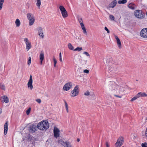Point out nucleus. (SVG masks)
Returning <instances> with one entry per match:
<instances>
[{"mask_svg":"<svg viewBox=\"0 0 147 147\" xmlns=\"http://www.w3.org/2000/svg\"><path fill=\"white\" fill-rule=\"evenodd\" d=\"M38 129L41 130H46L49 127V124L48 121H42L39 122L37 125Z\"/></svg>","mask_w":147,"mask_h":147,"instance_id":"obj_1","label":"nucleus"},{"mask_svg":"<svg viewBox=\"0 0 147 147\" xmlns=\"http://www.w3.org/2000/svg\"><path fill=\"white\" fill-rule=\"evenodd\" d=\"M109 88L110 89H112L113 88H116L117 90L118 89L120 93L123 92V87H120L119 85H117L115 82H111L109 84Z\"/></svg>","mask_w":147,"mask_h":147,"instance_id":"obj_2","label":"nucleus"},{"mask_svg":"<svg viewBox=\"0 0 147 147\" xmlns=\"http://www.w3.org/2000/svg\"><path fill=\"white\" fill-rule=\"evenodd\" d=\"M134 15L136 18L140 19L144 18L145 16L144 13L140 10H136L134 12Z\"/></svg>","mask_w":147,"mask_h":147,"instance_id":"obj_3","label":"nucleus"},{"mask_svg":"<svg viewBox=\"0 0 147 147\" xmlns=\"http://www.w3.org/2000/svg\"><path fill=\"white\" fill-rule=\"evenodd\" d=\"M124 142V138L122 136L119 137L115 144V147H120L123 145Z\"/></svg>","mask_w":147,"mask_h":147,"instance_id":"obj_4","label":"nucleus"},{"mask_svg":"<svg viewBox=\"0 0 147 147\" xmlns=\"http://www.w3.org/2000/svg\"><path fill=\"white\" fill-rule=\"evenodd\" d=\"M59 8L61 12L63 18H65L67 17L68 14L67 11L63 6H59Z\"/></svg>","mask_w":147,"mask_h":147,"instance_id":"obj_5","label":"nucleus"},{"mask_svg":"<svg viewBox=\"0 0 147 147\" xmlns=\"http://www.w3.org/2000/svg\"><path fill=\"white\" fill-rule=\"evenodd\" d=\"M71 96L72 97L77 96L79 93V90L78 86H76L74 89L71 92Z\"/></svg>","mask_w":147,"mask_h":147,"instance_id":"obj_6","label":"nucleus"},{"mask_svg":"<svg viewBox=\"0 0 147 147\" xmlns=\"http://www.w3.org/2000/svg\"><path fill=\"white\" fill-rule=\"evenodd\" d=\"M38 129V128H37V126H36L35 125L32 124L30 126L29 131L30 133H33L36 131Z\"/></svg>","mask_w":147,"mask_h":147,"instance_id":"obj_7","label":"nucleus"},{"mask_svg":"<svg viewBox=\"0 0 147 147\" xmlns=\"http://www.w3.org/2000/svg\"><path fill=\"white\" fill-rule=\"evenodd\" d=\"M140 36L144 38H147V28L143 29L140 32Z\"/></svg>","mask_w":147,"mask_h":147,"instance_id":"obj_8","label":"nucleus"},{"mask_svg":"<svg viewBox=\"0 0 147 147\" xmlns=\"http://www.w3.org/2000/svg\"><path fill=\"white\" fill-rule=\"evenodd\" d=\"M72 86V84L71 82H68L65 84L63 89L64 90H68L71 88Z\"/></svg>","mask_w":147,"mask_h":147,"instance_id":"obj_9","label":"nucleus"},{"mask_svg":"<svg viewBox=\"0 0 147 147\" xmlns=\"http://www.w3.org/2000/svg\"><path fill=\"white\" fill-rule=\"evenodd\" d=\"M26 45V49L28 51L31 47V42L29 41L27 38H25L24 39Z\"/></svg>","mask_w":147,"mask_h":147,"instance_id":"obj_10","label":"nucleus"},{"mask_svg":"<svg viewBox=\"0 0 147 147\" xmlns=\"http://www.w3.org/2000/svg\"><path fill=\"white\" fill-rule=\"evenodd\" d=\"M37 30L38 31V35L41 38H43L44 37V35L42 28L41 27L39 26L37 28Z\"/></svg>","mask_w":147,"mask_h":147,"instance_id":"obj_11","label":"nucleus"},{"mask_svg":"<svg viewBox=\"0 0 147 147\" xmlns=\"http://www.w3.org/2000/svg\"><path fill=\"white\" fill-rule=\"evenodd\" d=\"M32 76L31 75H30V79L27 84L28 88H29L31 90H32L33 88V87L32 85Z\"/></svg>","mask_w":147,"mask_h":147,"instance_id":"obj_12","label":"nucleus"},{"mask_svg":"<svg viewBox=\"0 0 147 147\" xmlns=\"http://www.w3.org/2000/svg\"><path fill=\"white\" fill-rule=\"evenodd\" d=\"M0 100L2 102L7 103L9 102V99L7 96L4 95L1 97Z\"/></svg>","mask_w":147,"mask_h":147,"instance_id":"obj_13","label":"nucleus"},{"mask_svg":"<svg viewBox=\"0 0 147 147\" xmlns=\"http://www.w3.org/2000/svg\"><path fill=\"white\" fill-rule=\"evenodd\" d=\"M54 136L55 137L57 138L59 136V130L57 128H55L54 129Z\"/></svg>","mask_w":147,"mask_h":147,"instance_id":"obj_14","label":"nucleus"},{"mask_svg":"<svg viewBox=\"0 0 147 147\" xmlns=\"http://www.w3.org/2000/svg\"><path fill=\"white\" fill-rule=\"evenodd\" d=\"M117 1L115 0L113 1L111 3H110L108 6L107 7V9L110 8H113L116 5Z\"/></svg>","mask_w":147,"mask_h":147,"instance_id":"obj_15","label":"nucleus"},{"mask_svg":"<svg viewBox=\"0 0 147 147\" xmlns=\"http://www.w3.org/2000/svg\"><path fill=\"white\" fill-rule=\"evenodd\" d=\"M116 68H114L113 66H109L108 68V71L109 73L111 72L112 73H114L115 72Z\"/></svg>","mask_w":147,"mask_h":147,"instance_id":"obj_16","label":"nucleus"},{"mask_svg":"<svg viewBox=\"0 0 147 147\" xmlns=\"http://www.w3.org/2000/svg\"><path fill=\"white\" fill-rule=\"evenodd\" d=\"M115 38L117 40V44L118 46L119 49H120L121 47V44L119 38L118 37L116 36H115Z\"/></svg>","mask_w":147,"mask_h":147,"instance_id":"obj_17","label":"nucleus"},{"mask_svg":"<svg viewBox=\"0 0 147 147\" xmlns=\"http://www.w3.org/2000/svg\"><path fill=\"white\" fill-rule=\"evenodd\" d=\"M8 130L7 121L5 123L4 125V134L6 135L7 134Z\"/></svg>","mask_w":147,"mask_h":147,"instance_id":"obj_18","label":"nucleus"},{"mask_svg":"<svg viewBox=\"0 0 147 147\" xmlns=\"http://www.w3.org/2000/svg\"><path fill=\"white\" fill-rule=\"evenodd\" d=\"M139 97H145L147 96V94L145 92H140L138 93V94Z\"/></svg>","mask_w":147,"mask_h":147,"instance_id":"obj_19","label":"nucleus"},{"mask_svg":"<svg viewBox=\"0 0 147 147\" xmlns=\"http://www.w3.org/2000/svg\"><path fill=\"white\" fill-rule=\"evenodd\" d=\"M40 63L41 64H42V62L44 58V54L43 53L41 52L40 55Z\"/></svg>","mask_w":147,"mask_h":147,"instance_id":"obj_20","label":"nucleus"},{"mask_svg":"<svg viewBox=\"0 0 147 147\" xmlns=\"http://www.w3.org/2000/svg\"><path fill=\"white\" fill-rule=\"evenodd\" d=\"M128 7L130 9L134 10L135 9V5L134 4L131 3L128 5Z\"/></svg>","mask_w":147,"mask_h":147,"instance_id":"obj_21","label":"nucleus"},{"mask_svg":"<svg viewBox=\"0 0 147 147\" xmlns=\"http://www.w3.org/2000/svg\"><path fill=\"white\" fill-rule=\"evenodd\" d=\"M27 16L28 20H30L31 19H34L33 15L31 13H28L27 14Z\"/></svg>","mask_w":147,"mask_h":147,"instance_id":"obj_22","label":"nucleus"},{"mask_svg":"<svg viewBox=\"0 0 147 147\" xmlns=\"http://www.w3.org/2000/svg\"><path fill=\"white\" fill-rule=\"evenodd\" d=\"M110 90H111V91H112V92L114 93H116L117 94L120 93V92L119 90V89L117 90V89L116 88H113V89Z\"/></svg>","mask_w":147,"mask_h":147,"instance_id":"obj_23","label":"nucleus"},{"mask_svg":"<svg viewBox=\"0 0 147 147\" xmlns=\"http://www.w3.org/2000/svg\"><path fill=\"white\" fill-rule=\"evenodd\" d=\"M15 24L16 27H19L20 25V22L19 20L17 19L15 21Z\"/></svg>","mask_w":147,"mask_h":147,"instance_id":"obj_24","label":"nucleus"},{"mask_svg":"<svg viewBox=\"0 0 147 147\" xmlns=\"http://www.w3.org/2000/svg\"><path fill=\"white\" fill-rule=\"evenodd\" d=\"M64 147H72L71 143L69 142H65V144L64 146Z\"/></svg>","mask_w":147,"mask_h":147,"instance_id":"obj_25","label":"nucleus"},{"mask_svg":"<svg viewBox=\"0 0 147 147\" xmlns=\"http://www.w3.org/2000/svg\"><path fill=\"white\" fill-rule=\"evenodd\" d=\"M69 49L71 50H73L74 49V47L72 45L71 43H69L67 45Z\"/></svg>","mask_w":147,"mask_h":147,"instance_id":"obj_26","label":"nucleus"},{"mask_svg":"<svg viewBox=\"0 0 147 147\" xmlns=\"http://www.w3.org/2000/svg\"><path fill=\"white\" fill-rule=\"evenodd\" d=\"M29 20V25L31 26L34 24V19H31L30 20Z\"/></svg>","mask_w":147,"mask_h":147,"instance_id":"obj_27","label":"nucleus"},{"mask_svg":"<svg viewBox=\"0 0 147 147\" xmlns=\"http://www.w3.org/2000/svg\"><path fill=\"white\" fill-rule=\"evenodd\" d=\"M127 0H119L118 1V3L119 4H125L127 3Z\"/></svg>","mask_w":147,"mask_h":147,"instance_id":"obj_28","label":"nucleus"},{"mask_svg":"<svg viewBox=\"0 0 147 147\" xmlns=\"http://www.w3.org/2000/svg\"><path fill=\"white\" fill-rule=\"evenodd\" d=\"M58 143L64 146L65 144V142L63 141L62 140L60 139L58 141Z\"/></svg>","mask_w":147,"mask_h":147,"instance_id":"obj_29","label":"nucleus"},{"mask_svg":"<svg viewBox=\"0 0 147 147\" xmlns=\"http://www.w3.org/2000/svg\"><path fill=\"white\" fill-rule=\"evenodd\" d=\"M0 88L1 89L3 90H5V86L2 83L0 84Z\"/></svg>","mask_w":147,"mask_h":147,"instance_id":"obj_30","label":"nucleus"},{"mask_svg":"<svg viewBox=\"0 0 147 147\" xmlns=\"http://www.w3.org/2000/svg\"><path fill=\"white\" fill-rule=\"evenodd\" d=\"M37 3L36 4V5L39 8L41 5V1L40 0H36Z\"/></svg>","mask_w":147,"mask_h":147,"instance_id":"obj_31","label":"nucleus"},{"mask_svg":"<svg viewBox=\"0 0 147 147\" xmlns=\"http://www.w3.org/2000/svg\"><path fill=\"white\" fill-rule=\"evenodd\" d=\"M4 0H0V10H1L3 7V4L4 3Z\"/></svg>","mask_w":147,"mask_h":147,"instance_id":"obj_32","label":"nucleus"},{"mask_svg":"<svg viewBox=\"0 0 147 147\" xmlns=\"http://www.w3.org/2000/svg\"><path fill=\"white\" fill-rule=\"evenodd\" d=\"M138 98H139V97L138 96V94H137L136 96H135L131 99V101H133L135 100H136Z\"/></svg>","mask_w":147,"mask_h":147,"instance_id":"obj_33","label":"nucleus"},{"mask_svg":"<svg viewBox=\"0 0 147 147\" xmlns=\"http://www.w3.org/2000/svg\"><path fill=\"white\" fill-rule=\"evenodd\" d=\"M82 50V47H78L76 48L74 50V51H81Z\"/></svg>","mask_w":147,"mask_h":147,"instance_id":"obj_34","label":"nucleus"},{"mask_svg":"<svg viewBox=\"0 0 147 147\" xmlns=\"http://www.w3.org/2000/svg\"><path fill=\"white\" fill-rule=\"evenodd\" d=\"M78 20L79 21V22L80 23V25H81V24H83V21L82 20V18L80 17H78Z\"/></svg>","mask_w":147,"mask_h":147,"instance_id":"obj_35","label":"nucleus"},{"mask_svg":"<svg viewBox=\"0 0 147 147\" xmlns=\"http://www.w3.org/2000/svg\"><path fill=\"white\" fill-rule=\"evenodd\" d=\"M31 62V58L30 57H29V59L28 61V65H30Z\"/></svg>","mask_w":147,"mask_h":147,"instance_id":"obj_36","label":"nucleus"},{"mask_svg":"<svg viewBox=\"0 0 147 147\" xmlns=\"http://www.w3.org/2000/svg\"><path fill=\"white\" fill-rule=\"evenodd\" d=\"M81 26L82 28V30H86L85 27L84 26V25L83 24H81V25H80Z\"/></svg>","mask_w":147,"mask_h":147,"instance_id":"obj_37","label":"nucleus"},{"mask_svg":"<svg viewBox=\"0 0 147 147\" xmlns=\"http://www.w3.org/2000/svg\"><path fill=\"white\" fill-rule=\"evenodd\" d=\"M106 147H109L110 144L108 141H106L105 143Z\"/></svg>","mask_w":147,"mask_h":147,"instance_id":"obj_38","label":"nucleus"},{"mask_svg":"<svg viewBox=\"0 0 147 147\" xmlns=\"http://www.w3.org/2000/svg\"><path fill=\"white\" fill-rule=\"evenodd\" d=\"M147 143L146 142H145L144 143L142 144V147H147Z\"/></svg>","mask_w":147,"mask_h":147,"instance_id":"obj_39","label":"nucleus"},{"mask_svg":"<svg viewBox=\"0 0 147 147\" xmlns=\"http://www.w3.org/2000/svg\"><path fill=\"white\" fill-rule=\"evenodd\" d=\"M64 102H65V104L66 109H68V105H67L66 102L65 100H64Z\"/></svg>","mask_w":147,"mask_h":147,"instance_id":"obj_40","label":"nucleus"},{"mask_svg":"<svg viewBox=\"0 0 147 147\" xmlns=\"http://www.w3.org/2000/svg\"><path fill=\"white\" fill-rule=\"evenodd\" d=\"M30 110L31 108H29L27 110L26 113L27 115H28V114H29Z\"/></svg>","mask_w":147,"mask_h":147,"instance_id":"obj_41","label":"nucleus"},{"mask_svg":"<svg viewBox=\"0 0 147 147\" xmlns=\"http://www.w3.org/2000/svg\"><path fill=\"white\" fill-rule=\"evenodd\" d=\"M109 18L110 19L112 20H114L115 19L114 16L112 15H110L109 16Z\"/></svg>","mask_w":147,"mask_h":147,"instance_id":"obj_42","label":"nucleus"},{"mask_svg":"<svg viewBox=\"0 0 147 147\" xmlns=\"http://www.w3.org/2000/svg\"><path fill=\"white\" fill-rule=\"evenodd\" d=\"M84 94L86 96H88L90 95V92L89 91H87L84 93Z\"/></svg>","mask_w":147,"mask_h":147,"instance_id":"obj_43","label":"nucleus"},{"mask_svg":"<svg viewBox=\"0 0 147 147\" xmlns=\"http://www.w3.org/2000/svg\"><path fill=\"white\" fill-rule=\"evenodd\" d=\"M83 54H85L87 56H90L89 54L87 52L85 51L83 53Z\"/></svg>","mask_w":147,"mask_h":147,"instance_id":"obj_44","label":"nucleus"},{"mask_svg":"<svg viewBox=\"0 0 147 147\" xmlns=\"http://www.w3.org/2000/svg\"><path fill=\"white\" fill-rule=\"evenodd\" d=\"M36 101L38 103H40L41 102V100L40 99H37L36 100Z\"/></svg>","mask_w":147,"mask_h":147,"instance_id":"obj_45","label":"nucleus"},{"mask_svg":"<svg viewBox=\"0 0 147 147\" xmlns=\"http://www.w3.org/2000/svg\"><path fill=\"white\" fill-rule=\"evenodd\" d=\"M105 30L108 33H109L110 31L106 27H105Z\"/></svg>","mask_w":147,"mask_h":147,"instance_id":"obj_46","label":"nucleus"},{"mask_svg":"<svg viewBox=\"0 0 147 147\" xmlns=\"http://www.w3.org/2000/svg\"><path fill=\"white\" fill-rule=\"evenodd\" d=\"M53 60L54 62V64H56L57 63V61L54 57H53Z\"/></svg>","mask_w":147,"mask_h":147,"instance_id":"obj_47","label":"nucleus"},{"mask_svg":"<svg viewBox=\"0 0 147 147\" xmlns=\"http://www.w3.org/2000/svg\"><path fill=\"white\" fill-rule=\"evenodd\" d=\"M84 72L85 73L88 74L89 72V71L87 69H85L84 70Z\"/></svg>","mask_w":147,"mask_h":147,"instance_id":"obj_48","label":"nucleus"},{"mask_svg":"<svg viewBox=\"0 0 147 147\" xmlns=\"http://www.w3.org/2000/svg\"><path fill=\"white\" fill-rule=\"evenodd\" d=\"M145 136L146 137V138L147 139V127L145 131Z\"/></svg>","mask_w":147,"mask_h":147,"instance_id":"obj_49","label":"nucleus"},{"mask_svg":"<svg viewBox=\"0 0 147 147\" xmlns=\"http://www.w3.org/2000/svg\"><path fill=\"white\" fill-rule=\"evenodd\" d=\"M80 36L78 37V36H76V38L78 39L79 40H81V38H80Z\"/></svg>","mask_w":147,"mask_h":147,"instance_id":"obj_50","label":"nucleus"},{"mask_svg":"<svg viewBox=\"0 0 147 147\" xmlns=\"http://www.w3.org/2000/svg\"><path fill=\"white\" fill-rule=\"evenodd\" d=\"M83 32L85 34H86V35H87V34L86 32V30H83Z\"/></svg>","mask_w":147,"mask_h":147,"instance_id":"obj_51","label":"nucleus"},{"mask_svg":"<svg viewBox=\"0 0 147 147\" xmlns=\"http://www.w3.org/2000/svg\"><path fill=\"white\" fill-rule=\"evenodd\" d=\"M114 96H116V97H119V98H121V96H119L117 95H115V94L114 95Z\"/></svg>","mask_w":147,"mask_h":147,"instance_id":"obj_52","label":"nucleus"},{"mask_svg":"<svg viewBox=\"0 0 147 147\" xmlns=\"http://www.w3.org/2000/svg\"><path fill=\"white\" fill-rule=\"evenodd\" d=\"M59 60L61 62H62V60L61 57L59 58Z\"/></svg>","mask_w":147,"mask_h":147,"instance_id":"obj_53","label":"nucleus"},{"mask_svg":"<svg viewBox=\"0 0 147 147\" xmlns=\"http://www.w3.org/2000/svg\"><path fill=\"white\" fill-rule=\"evenodd\" d=\"M59 58L60 57H61V53L60 52V53H59Z\"/></svg>","mask_w":147,"mask_h":147,"instance_id":"obj_54","label":"nucleus"},{"mask_svg":"<svg viewBox=\"0 0 147 147\" xmlns=\"http://www.w3.org/2000/svg\"><path fill=\"white\" fill-rule=\"evenodd\" d=\"M80 140L79 139V138H78L77 140V141L78 142H79L80 141Z\"/></svg>","mask_w":147,"mask_h":147,"instance_id":"obj_55","label":"nucleus"},{"mask_svg":"<svg viewBox=\"0 0 147 147\" xmlns=\"http://www.w3.org/2000/svg\"><path fill=\"white\" fill-rule=\"evenodd\" d=\"M2 110L0 109V114H1L2 113Z\"/></svg>","mask_w":147,"mask_h":147,"instance_id":"obj_56","label":"nucleus"},{"mask_svg":"<svg viewBox=\"0 0 147 147\" xmlns=\"http://www.w3.org/2000/svg\"><path fill=\"white\" fill-rule=\"evenodd\" d=\"M66 111H67V113H68L69 111H68V109H66Z\"/></svg>","mask_w":147,"mask_h":147,"instance_id":"obj_57","label":"nucleus"},{"mask_svg":"<svg viewBox=\"0 0 147 147\" xmlns=\"http://www.w3.org/2000/svg\"><path fill=\"white\" fill-rule=\"evenodd\" d=\"M56 64H54V67H56Z\"/></svg>","mask_w":147,"mask_h":147,"instance_id":"obj_58","label":"nucleus"},{"mask_svg":"<svg viewBox=\"0 0 147 147\" xmlns=\"http://www.w3.org/2000/svg\"><path fill=\"white\" fill-rule=\"evenodd\" d=\"M146 119L147 120V117L146 118Z\"/></svg>","mask_w":147,"mask_h":147,"instance_id":"obj_59","label":"nucleus"},{"mask_svg":"<svg viewBox=\"0 0 147 147\" xmlns=\"http://www.w3.org/2000/svg\"><path fill=\"white\" fill-rule=\"evenodd\" d=\"M124 147V146H122V147Z\"/></svg>","mask_w":147,"mask_h":147,"instance_id":"obj_60","label":"nucleus"}]
</instances>
